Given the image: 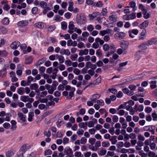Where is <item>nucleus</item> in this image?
I'll return each mask as SVG.
<instances>
[{"instance_id": "obj_52", "label": "nucleus", "mask_w": 157, "mask_h": 157, "mask_svg": "<svg viewBox=\"0 0 157 157\" xmlns=\"http://www.w3.org/2000/svg\"><path fill=\"white\" fill-rule=\"evenodd\" d=\"M148 155L150 157H155L156 155L155 152L152 151H149L148 153Z\"/></svg>"}, {"instance_id": "obj_61", "label": "nucleus", "mask_w": 157, "mask_h": 157, "mask_svg": "<svg viewBox=\"0 0 157 157\" xmlns=\"http://www.w3.org/2000/svg\"><path fill=\"white\" fill-rule=\"evenodd\" d=\"M73 73L77 75H79L80 73V71L78 68H75L74 69Z\"/></svg>"}, {"instance_id": "obj_5", "label": "nucleus", "mask_w": 157, "mask_h": 157, "mask_svg": "<svg viewBox=\"0 0 157 157\" xmlns=\"http://www.w3.org/2000/svg\"><path fill=\"white\" fill-rule=\"evenodd\" d=\"M125 33L122 32H120L116 33L114 35L115 38L117 40H120L123 39L125 36Z\"/></svg>"}, {"instance_id": "obj_1", "label": "nucleus", "mask_w": 157, "mask_h": 157, "mask_svg": "<svg viewBox=\"0 0 157 157\" xmlns=\"http://www.w3.org/2000/svg\"><path fill=\"white\" fill-rule=\"evenodd\" d=\"M76 22L79 25L85 24L86 22V17L82 14H78L76 17Z\"/></svg>"}, {"instance_id": "obj_35", "label": "nucleus", "mask_w": 157, "mask_h": 157, "mask_svg": "<svg viewBox=\"0 0 157 157\" xmlns=\"http://www.w3.org/2000/svg\"><path fill=\"white\" fill-rule=\"evenodd\" d=\"M26 47V45L25 44H22L20 46V48L21 49V50L23 51V52L24 54L27 53L26 51L25 50Z\"/></svg>"}, {"instance_id": "obj_53", "label": "nucleus", "mask_w": 157, "mask_h": 157, "mask_svg": "<svg viewBox=\"0 0 157 157\" xmlns=\"http://www.w3.org/2000/svg\"><path fill=\"white\" fill-rule=\"evenodd\" d=\"M109 143L108 142L104 141L102 143V146L104 147H108L109 146Z\"/></svg>"}, {"instance_id": "obj_37", "label": "nucleus", "mask_w": 157, "mask_h": 157, "mask_svg": "<svg viewBox=\"0 0 157 157\" xmlns=\"http://www.w3.org/2000/svg\"><path fill=\"white\" fill-rule=\"evenodd\" d=\"M128 61L121 63L119 64V67L117 69L118 71H120L121 69V67L126 66L128 63Z\"/></svg>"}, {"instance_id": "obj_50", "label": "nucleus", "mask_w": 157, "mask_h": 157, "mask_svg": "<svg viewBox=\"0 0 157 157\" xmlns=\"http://www.w3.org/2000/svg\"><path fill=\"white\" fill-rule=\"evenodd\" d=\"M117 52L119 55H121L123 53L124 54H125L126 53V52H125L124 50H123L122 48L118 49L117 50Z\"/></svg>"}, {"instance_id": "obj_14", "label": "nucleus", "mask_w": 157, "mask_h": 157, "mask_svg": "<svg viewBox=\"0 0 157 157\" xmlns=\"http://www.w3.org/2000/svg\"><path fill=\"white\" fill-rule=\"evenodd\" d=\"M146 33V31L145 29L143 30L141 32L139 37V40H143L145 37Z\"/></svg>"}, {"instance_id": "obj_60", "label": "nucleus", "mask_w": 157, "mask_h": 157, "mask_svg": "<svg viewBox=\"0 0 157 157\" xmlns=\"http://www.w3.org/2000/svg\"><path fill=\"white\" fill-rule=\"evenodd\" d=\"M99 47V44L98 43V42H95L94 43L92 46V47L93 48H94V49H97Z\"/></svg>"}, {"instance_id": "obj_7", "label": "nucleus", "mask_w": 157, "mask_h": 157, "mask_svg": "<svg viewBox=\"0 0 157 157\" xmlns=\"http://www.w3.org/2000/svg\"><path fill=\"white\" fill-rule=\"evenodd\" d=\"M20 45V42L18 41H17L12 43L10 45V47L12 49H16Z\"/></svg>"}, {"instance_id": "obj_45", "label": "nucleus", "mask_w": 157, "mask_h": 157, "mask_svg": "<svg viewBox=\"0 0 157 157\" xmlns=\"http://www.w3.org/2000/svg\"><path fill=\"white\" fill-rule=\"evenodd\" d=\"M61 28L63 29H66L67 28V24L65 21L61 23Z\"/></svg>"}, {"instance_id": "obj_31", "label": "nucleus", "mask_w": 157, "mask_h": 157, "mask_svg": "<svg viewBox=\"0 0 157 157\" xmlns=\"http://www.w3.org/2000/svg\"><path fill=\"white\" fill-rule=\"evenodd\" d=\"M139 8L140 9H141V10L143 13H147V10L145 8V7L142 4H140L139 5Z\"/></svg>"}, {"instance_id": "obj_48", "label": "nucleus", "mask_w": 157, "mask_h": 157, "mask_svg": "<svg viewBox=\"0 0 157 157\" xmlns=\"http://www.w3.org/2000/svg\"><path fill=\"white\" fill-rule=\"evenodd\" d=\"M97 104L100 106H102L104 105V103L102 100H98L96 101Z\"/></svg>"}, {"instance_id": "obj_10", "label": "nucleus", "mask_w": 157, "mask_h": 157, "mask_svg": "<svg viewBox=\"0 0 157 157\" xmlns=\"http://www.w3.org/2000/svg\"><path fill=\"white\" fill-rule=\"evenodd\" d=\"M17 115L20 120L22 121L23 122L26 121V116L22 113L19 112L17 113Z\"/></svg>"}, {"instance_id": "obj_16", "label": "nucleus", "mask_w": 157, "mask_h": 157, "mask_svg": "<svg viewBox=\"0 0 157 157\" xmlns=\"http://www.w3.org/2000/svg\"><path fill=\"white\" fill-rule=\"evenodd\" d=\"M28 24V21H22L19 22L17 23V25L19 26H25L27 25Z\"/></svg>"}, {"instance_id": "obj_41", "label": "nucleus", "mask_w": 157, "mask_h": 157, "mask_svg": "<svg viewBox=\"0 0 157 157\" xmlns=\"http://www.w3.org/2000/svg\"><path fill=\"white\" fill-rule=\"evenodd\" d=\"M58 59L59 61V63H63L64 61V57L62 55L58 56Z\"/></svg>"}, {"instance_id": "obj_36", "label": "nucleus", "mask_w": 157, "mask_h": 157, "mask_svg": "<svg viewBox=\"0 0 157 157\" xmlns=\"http://www.w3.org/2000/svg\"><path fill=\"white\" fill-rule=\"evenodd\" d=\"M8 54L7 52L5 50H0V56H6Z\"/></svg>"}, {"instance_id": "obj_20", "label": "nucleus", "mask_w": 157, "mask_h": 157, "mask_svg": "<svg viewBox=\"0 0 157 157\" xmlns=\"http://www.w3.org/2000/svg\"><path fill=\"white\" fill-rule=\"evenodd\" d=\"M35 27H38L39 28H42L44 27V23L42 22H38L36 23L34 25Z\"/></svg>"}, {"instance_id": "obj_55", "label": "nucleus", "mask_w": 157, "mask_h": 157, "mask_svg": "<svg viewBox=\"0 0 157 157\" xmlns=\"http://www.w3.org/2000/svg\"><path fill=\"white\" fill-rule=\"evenodd\" d=\"M101 13L102 14V16H106L107 14V9L105 8H103L102 10Z\"/></svg>"}, {"instance_id": "obj_8", "label": "nucleus", "mask_w": 157, "mask_h": 157, "mask_svg": "<svg viewBox=\"0 0 157 157\" xmlns=\"http://www.w3.org/2000/svg\"><path fill=\"white\" fill-rule=\"evenodd\" d=\"M128 44V42L123 41L121 43V46L123 50H125L127 48Z\"/></svg>"}, {"instance_id": "obj_9", "label": "nucleus", "mask_w": 157, "mask_h": 157, "mask_svg": "<svg viewBox=\"0 0 157 157\" xmlns=\"http://www.w3.org/2000/svg\"><path fill=\"white\" fill-rule=\"evenodd\" d=\"M146 45L145 43L141 44L139 46L140 50L139 52H144L147 48Z\"/></svg>"}, {"instance_id": "obj_27", "label": "nucleus", "mask_w": 157, "mask_h": 157, "mask_svg": "<svg viewBox=\"0 0 157 157\" xmlns=\"http://www.w3.org/2000/svg\"><path fill=\"white\" fill-rule=\"evenodd\" d=\"M39 5L41 8L43 9L48 7L47 3L44 1L40 2L39 3Z\"/></svg>"}, {"instance_id": "obj_13", "label": "nucleus", "mask_w": 157, "mask_h": 157, "mask_svg": "<svg viewBox=\"0 0 157 157\" xmlns=\"http://www.w3.org/2000/svg\"><path fill=\"white\" fill-rule=\"evenodd\" d=\"M88 52V50L86 48H85L84 50H80L79 51L78 55L80 56H82L84 55H87Z\"/></svg>"}, {"instance_id": "obj_11", "label": "nucleus", "mask_w": 157, "mask_h": 157, "mask_svg": "<svg viewBox=\"0 0 157 157\" xmlns=\"http://www.w3.org/2000/svg\"><path fill=\"white\" fill-rule=\"evenodd\" d=\"M64 152L67 155H71L73 153L72 149L69 147H67L65 148Z\"/></svg>"}, {"instance_id": "obj_38", "label": "nucleus", "mask_w": 157, "mask_h": 157, "mask_svg": "<svg viewBox=\"0 0 157 157\" xmlns=\"http://www.w3.org/2000/svg\"><path fill=\"white\" fill-rule=\"evenodd\" d=\"M34 116L33 112H29V117L28 118V120L30 122L32 121L33 117Z\"/></svg>"}, {"instance_id": "obj_25", "label": "nucleus", "mask_w": 157, "mask_h": 157, "mask_svg": "<svg viewBox=\"0 0 157 157\" xmlns=\"http://www.w3.org/2000/svg\"><path fill=\"white\" fill-rule=\"evenodd\" d=\"M103 4L101 1H98L96 2H94V7H101L102 6Z\"/></svg>"}, {"instance_id": "obj_39", "label": "nucleus", "mask_w": 157, "mask_h": 157, "mask_svg": "<svg viewBox=\"0 0 157 157\" xmlns=\"http://www.w3.org/2000/svg\"><path fill=\"white\" fill-rule=\"evenodd\" d=\"M109 140L113 144H116L117 142L116 138L114 136H112L111 138L109 139Z\"/></svg>"}, {"instance_id": "obj_54", "label": "nucleus", "mask_w": 157, "mask_h": 157, "mask_svg": "<svg viewBox=\"0 0 157 157\" xmlns=\"http://www.w3.org/2000/svg\"><path fill=\"white\" fill-rule=\"evenodd\" d=\"M86 3L88 5H93V6L94 3L93 1L92 0H86Z\"/></svg>"}, {"instance_id": "obj_22", "label": "nucleus", "mask_w": 157, "mask_h": 157, "mask_svg": "<svg viewBox=\"0 0 157 157\" xmlns=\"http://www.w3.org/2000/svg\"><path fill=\"white\" fill-rule=\"evenodd\" d=\"M11 129L13 130H16L17 128L16 122L14 120H12L11 121Z\"/></svg>"}, {"instance_id": "obj_59", "label": "nucleus", "mask_w": 157, "mask_h": 157, "mask_svg": "<svg viewBox=\"0 0 157 157\" xmlns=\"http://www.w3.org/2000/svg\"><path fill=\"white\" fill-rule=\"evenodd\" d=\"M125 109L127 110H130L132 109V108L131 105H130V104H128V103H125Z\"/></svg>"}, {"instance_id": "obj_26", "label": "nucleus", "mask_w": 157, "mask_h": 157, "mask_svg": "<svg viewBox=\"0 0 157 157\" xmlns=\"http://www.w3.org/2000/svg\"><path fill=\"white\" fill-rule=\"evenodd\" d=\"M6 69L5 68H3L2 70L0 71V76L3 77L6 75Z\"/></svg>"}, {"instance_id": "obj_62", "label": "nucleus", "mask_w": 157, "mask_h": 157, "mask_svg": "<svg viewBox=\"0 0 157 157\" xmlns=\"http://www.w3.org/2000/svg\"><path fill=\"white\" fill-rule=\"evenodd\" d=\"M0 30L2 34H5L7 32V30L6 28L3 27H1Z\"/></svg>"}, {"instance_id": "obj_6", "label": "nucleus", "mask_w": 157, "mask_h": 157, "mask_svg": "<svg viewBox=\"0 0 157 157\" xmlns=\"http://www.w3.org/2000/svg\"><path fill=\"white\" fill-rule=\"evenodd\" d=\"M145 89L142 86L138 87V97H144L145 95V92H144Z\"/></svg>"}, {"instance_id": "obj_17", "label": "nucleus", "mask_w": 157, "mask_h": 157, "mask_svg": "<svg viewBox=\"0 0 157 157\" xmlns=\"http://www.w3.org/2000/svg\"><path fill=\"white\" fill-rule=\"evenodd\" d=\"M148 24V22L147 21H145L140 25L139 27L140 29H144L147 26Z\"/></svg>"}, {"instance_id": "obj_4", "label": "nucleus", "mask_w": 157, "mask_h": 157, "mask_svg": "<svg viewBox=\"0 0 157 157\" xmlns=\"http://www.w3.org/2000/svg\"><path fill=\"white\" fill-rule=\"evenodd\" d=\"M99 34L102 36H104L105 35L107 34H110L112 35L113 34V33L112 30L107 29L106 30H104L100 31L99 33Z\"/></svg>"}, {"instance_id": "obj_42", "label": "nucleus", "mask_w": 157, "mask_h": 157, "mask_svg": "<svg viewBox=\"0 0 157 157\" xmlns=\"http://www.w3.org/2000/svg\"><path fill=\"white\" fill-rule=\"evenodd\" d=\"M101 78L98 77L94 81V85H98L101 82Z\"/></svg>"}, {"instance_id": "obj_40", "label": "nucleus", "mask_w": 157, "mask_h": 157, "mask_svg": "<svg viewBox=\"0 0 157 157\" xmlns=\"http://www.w3.org/2000/svg\"><path fill=\"white\" fill-rule=\"evenodd\" d=\"M79 127L81 128L86 129L87 128L86 125L83 122L81 123L78 124Z\"/></svg>"}, {"instance_id": "obj_19", "label": "nucleus", "mask_w": 157, "mask_h": 157, "mask_svg": "<svg viewBox=\"0 0 157 157\" xmlns=\"http://www.w3.org/2000/svg\"><path fill=\"white\" fill-rule=\"evenodd\" d=\"M117 17L116 15L112 14L109 17V19L111 21L115 22L117 21Z\"/></svg>"}, {"instance_id": "obj_43", "label": "nucleus", "mask_w": 157, "mask_h": 157, "mask_svg": "<svg viewBox=\"0 0 157 157\" xmlns=\"http://www.w3.org/2000/svg\"><path fill=\"white\" fill-rule=\"evenodd\" d=\"M75 25L73 24V22L71 21L69 22V25H68V28L69 29L75 30Z\"/></svg>"}, {"instance_id": "obj_18", "label": "nucleus", "mask_w": 157, "mask_h": 157, "mask_svg": "<svg viewBox=\"0 0 157 157\" xmlns=\"http://www.w3.org/2000/svg\"><path fill=\"white\" fill-rule=\"evenodd\" d=\"M129 5L130 6V7L132 8V10L133 11L136 10L137 7L136 6V3L135 2L133 1L129 3Z\"/></svg>"}, {"instance_id": "obj_47", "label": "nucleus", "mask_w": 157, "mask_h": 157, "mask_svg": "<svg viewBox=\"0 0 157 157\" xmlns=\"http://www.w3.org/2000/svg\"><path fill=\"white\" fill-rule=\"evenodd\" d=\"M17 93L20 95H22L24 93V88L21 87L19 88L17 90Z\"/></svg>"}, {"instance_id": "obj_29", "label": "nucleus", "mask_w": 157, "mask_h": 157, "mask_svg": "<svg viewBox=\"0 0 157 157\" xmlns=\"http://www.w3.org/2000/svg\"><path fill=\"white\" fill-rule=\"evenodd\" d=\"M29 98L28 96H21V100L24 102H26L28 101Z\"/></svg>"}, {"instance_id": "obj_51", "label": "nucleus", "mask_w": 157, "mask_h": 157, "mask_svg": "<svg viewBox=\"0 0 157 157\" xmlns=\"http://www.w3.org/2000/svg\"><path fill=\"white\" fill-rule=\"evenodd\" d=\"M96 140L95 138H90L89 139V142L92 145H93Z\"/></svg>"}, {"instance_id": "obj_46", "label": "nucleus", "mask_w": 157, "mask_h": 157, "mask_svg": "<svg viewBox=\"0 0 157 157\" xmlns=\"http://www.w3.org/2000/svg\"><path fill=\"white\" fill-rule=\"evenodd\" d=\"M95 41L96 42H99L100 45H102L104 43V40H101L99 38H97L95 39Z\"/></svg>"}, {"instance_id": "obj_3", "label": "nucleus", "mask_w": 157, "mask_h": 157, "mask_svg": "<svg viewBox=\"0 0 157 157\" xmlns=\"http://www.w3.org/2000/svg\"><path fill=\"white\" fill-rule=\"evenodd\" d=\"M108 50H110V52H108L107 54V56L109 57L110 55L113 54L116 51V49L114 45L112 44H111L109 46Z\"/></svg>"}, {"instance_id": "obj_28", "label": "nucleus", "mask_w": 157, "mask_h": 157, "mask_svg": "<svg viewBox=\"0 0 157 157\" xmlns=\"http://www.w3.org/2000/svg\"><path fill=\"white\" fill-rule=\"evenodd\" d=\"M62 18L58 15H55L53 18L54 21L57 22H59L62 21Z\"/></svg>"}, {"instance_id": "obj_12", "label": "nucleus", "mask_w": 157, "mask_h": 157, "mask_svg": "<svg viewBox=\"0 0 157 157\" xmlns=\"http://www.w3.org/2000/svg\"><path fill=\"white\" fill-rule=\"evenodd\" d=\"M60 53L62 55L65 54L67 56L70 54L69 50L68 49L62 48L60 51Z\"/></svg>"}, {"instance_id": "obj_2", "label": "nucleus", "mask_w": 157, "mask_h": 157, "mask_svg": "<svg viewBox=\"0 0 157 157\" xmlns=\"http://www.w3.org/2000/svg\"><path fill=\"white\" fill-rule=\"evenodd\" d=\"M155 126L154 125L147 126L144 127L143 129L144 131H148L152 133V134L154 133V130L155 129Z\"/></svg>"}, {"instance_id": "obj_34", "label": "nucleus", "mask_w": 157, "mask_h": 157, "mask_svg": "<svg viewBox=\"0 0 157 157\" xmlns=\"http://www.w3.org/2000/svg\"><path fill=\"white\" fill-rule=\"evenodd\" d=\"M2 22L4 25H8L9 23V20L7 17H6L2 20Z\"/></svg>"}, {"instance_id": "obj_15", "label": "nucleus", "mask_w": 157, "mask_h": 157, "mask_svg": "<svg viewBox=\"0 0 157 157\" xmlns=\"http://www.w3.org/2000/svg\"><path fill=\"white\" fill-rule=\"evenodd\" d=\"M129 32L130 36L132 38H134L135 36H136L137 34V31L136 30L133 29L131 32L129 31Z\"/></svg>"}, {"instance_id": "obj_21", "label": "nucleus", "mask_w": 157, "mask_h": 157, "mask_svg": "<svg viewBox=\"0 0 157 157\" xmlns=\"http://www.w3.org/2000/svg\"><path fill=\"white\" fill-rule=\"evenodd\" d=\"M106 152L107 151L106 149L103 148H102L98 153V154L100 156H103L106 154Z\"/></svg>"}, {"instance_id": "obj_49", "label": "nucleus", "mask_w": 157, "mask_h": 157, "mask_svg": "<svg viewBox=\"0 0 157 157\" xmlns=\"http://www.w3.org/2000/svg\"><path fill=\"white\" fill-rule=\"evenodd\" d=\"M78 56L77 54H74L71 55L70 58L72 61H75L78 57Z\"/></svg>"}, {"instance_id": "obj_33", "label": "nucleus", "mask_w": 157, "mask_h": 157, "mask_svg": "<svg viewBox=\"0 0 157 157\" xmlns=\"http://www.w3.org/2000/svg\"><path fill=\"white\" fill-rule=\"evenodd\" d=\"M30 88L32 90H36L38 88V86L36 83H33L30 86Z\"/></svg>"}, {"instance_id": "obj_23", "label": "nucleus", "mask_w": 157, "mask_h": 157, "mask_svg": "<svg viewBox=\"0 0 157 157\" xmlns=\"http://www.w3.org/2000/svg\"><path fill=\"white\" fill-rule=\"evenodd\" d=\"M26 145L25 144H23L21 147L20 151L21 152L22 155L25 152L26 150Z\"/></svg>"}, {"instance_id": "obj_64", "label": "nucleus", "mask_w": 157, "mask_h": 157, "mask_svg": "<svg viewBox=\"0 0 157 157\" xmlns=\"http://www.w3.org/2000/svg\"><path fill=\"white\" fill-rule=\"evenodd\" d=\"M81 144H85L87 141V139L84 137H82L81 138Z\"/></svg>"}, {"instance_id": "obj_56", "label": "nucleus", "mask_w": 157, "mask_h": 157, "mask_svg": "<svg viewBox=\"0 0 157 157\" xmlns=\"http://www.w3.org/2000/svg\"><path fill=\"white\" fill-rule=\"evenodd\" d=\"M87 28L89 32H92L94 29L93 26L92 25H90L87 26Z\"/></svg>"}, {"instance_id": "obj_30", "label": "nucleus", "mask_w": 157, "mask_h": 157, "mask_svg": "<svg viewBox=\"0 0 157 157\" xmlns=\"http://www.w3.org/2000/svg\"><path fill=\"white\" fill-rule=\"evenodd\" d=\"M122 90L124 93L128 95H132L133 94L132 92H131L130 91H129L128 89L127 88H123Z\"/></svg>"}, {"instance_id": "obj_57", "label": "nucleus", "mask_w": 157, "mask_h": 157, "mask_svg": "<svg viewBox=\"0 0 157 157\" xmlns=\"http://www.w3.org/2000/svg\"><path fill=\"white\" fill-rule=\"evenodd\" d=\"M63 142L64 144H66L69 143V139L68 138L65 137L63 138Z\"/></svg>"}, {"instance_id": "obj_58", "label": "nucleus", "mask_w": 157, "mask_h": 157, "mask_svg": "<svg viewBox=\"0 0 157 157\" xmlns=\"http://www.w3.org/2000/svg\"><path fill=\"white\" fill-rule=\"evenodd\" d=\"M38 10V8L36 7H33L32 10V12L33 14H35L37 13Z\"/></svg>"}, {"instance_id": "obj_63", "label": "nucleus", "mask_w": 157, "mask_h": 157, "mask_svg": "<svg viewBox=\"0 0 157 157\" xmlns=\"http://www.w3.org/2000/svg\"><path fill=\"white\" fill-rule=\"evenodd\" d=\"M84 132V131L83 129H79L77 131V133L79 136L82 135L83 134Z\"/></svg>"}, {"instance_id": "obj_44", "label": "nucleus", "mask_w": 157, "mask_h": 157, "mask_svg": "<svg viewBox=\"0 0 157 157\" xmlns=\"http://www.w3.org/2000/svg\"><path fill=\"white\" fill-rule=\"evenodd\" d=\"M73 2H69V5L68 8V10L70 11H72L73 9Z\"/></svg>"}, {"instance_id": "obj_24", "label": "nucleus", "mask_w": 157, "mask_h": 157, "mask_svg": "<svg viewBox=\"0 0 157 157\" xmlns=\"http://www.w3.org/2000/svg\"><path fill=\"white\" fill-rule=\"evenodd\" d=\"M151 84L150 87L152 89H153L156 88L157 87L156 86V82L155 81H152L150 82Z\"/></svg>"}, {"instance_id": "obj_32", "label": "nucleus", "mask_w": 157, "mask_h": 157, "mask_svg": "<svg viewBox=\"0 0 157 157\" xmlns=\"http://www.w3.org/2000/svg\"><path fill=\"white\" fill-rule=\"evenodd\" d=\"M154 40L153 39H151L149 40L145 43L147 46H150L154 44Z\"/></svg>"}]
</instances>
